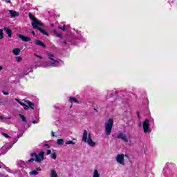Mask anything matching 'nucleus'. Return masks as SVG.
Here are the masks:
<instances>
[{
	"label": "nucleus",
	"instance_id": "f257e3e1",
	"mask_svg": "<svg viewBox=\"0 0 177 177\" xmlns=\"http://www.w3.org/2000/svg\"><path fill=\"white\" fill-rule=\"evenodd\" d=\"M30 157H35L34 158H30L29 159L28 161V162H33L34 161H35V162H41L42 161H44V160H45L44 156H45V152L44 151H41L40 153H39V155L37 154V153H31L30 154Z\"/></svg>",
	"mask_w": 177,
	"mask_h": 177
},
{
	"label": "nucleus",
	"instance_id": "f03ea898",
	"mask_svg": "<svg viewBox=\"0 0 177 177\" xmlns=\"http://www.w3.org/2000/svg\"><path fill=\"white\" fill-rule=\"evenodd\" d=\"M82 142H84V143H86L87 142L88 145L91 146V147H95L96 146V142H93L92 137H91V134H88V131L86 130L83 131Z\"/></svg>",
	"mask_w": 177,
	"mask_h": 177
},
{
	"label": "nucleus",
	"instance_id": "7ed1b4c3",
	"mask_svg": "<svg viewBox=\"0 0 177 177\" xmlns=\"http://www.w3.org/2000/svg\"><path fill=\"white\" fill-rule=\"evenodd\" d=\"M114 124V120L113 118L109 119V120L105 123V133L107 136L111 135V131L113 130V125Z\"/></svg>",
	"mask_w": 177,
	"mask_h": 177
},
{
	"label": "nucleus",
	"instance_id": "20e7f679",
	"mask_svg": "<svg viewBox=\"0 0 177 177\" xmlns=\"http://www.w3.org/2000/svg\"><path fill=\"white\" fill-rule=\"evenodd\" d=\"M40 27L44 26V24L39 22V21H35L34 24H32V27L33 28H35V30H38L39 31H40V32H41V34H44V35H46L47 37H49V33H48V32H46L44 29H42Z\"/></svg>",
	"mask_w": 177,
	"mask_h": 177
},
{
	"label": "nucleus",
	"instance_id": "39448f33",
	"mask_svg": "<svg viewBox=\"0 0 177 177\" xmlns=\"http://www.w3.org/2000/svg\"><path fill=\"white\" fill-rule=\"evenodd\" d=\"M142 127L145 133H149L151 132V130H150V122L149 120L145 119V120L142 122Z\"/></svg>",
	"mask_w": 177,
	"mask_h": 177
},
{
	"label": "nucleus",
	"instance_id": "423d86ee",
	"mask_svg": "<svg viewBox=\"0 0 177 177\" xmlns=\"http://www.w3.org/2000/svg\"><path fill=\"white\" fill-rule=\"evenodd\" d=\"M116 139H121L124 143H128V137L121 131H119L117 134Z\"/></svg>",
	"mask_w": 177,
	"mask_h": 177
},
{
	"label": "nucleus",
	"instance_id": "0eeeda50",
	"mask_svg": "<svg viewBox=\"0 0 177 177\" xmlns=\"http://www.w3.org/2000/svg\"><path fill=\"white\" fill-rule=\"evenodd\" d=\"M124 157H125L124 153H121V154L118 155L117 157H116L117 162H118L121 165H125V161H124Z\"/></svg>",
	"mask_w": 177,
	"mask_h": 177
},
{
	"label": "nucleus",
	"instance_id": "6e6552de",
	"mask_svg": "<svg viewBox=\"0 0 177 177\" xmlns=\"http://www.w3.org/2000/svg\"><path fill=\"white\" fill-rule=\"evenodd\" d=\"M25 102L28 105L25 104V106H24V110H28L30 108L34 110V106H35L34 103L31 102L30 100H26Z\"/></svg>",
	"mask_w": 177,
	"mask_h": 177
},
{
	"label": "nucleus",
	"instance_id": "1a4fd4ad",
	"mask_svg": "<svg viewBox=\"0 0 177 177\" xmlns=\"http://www.w3.org/2000/svg\"><path fill=\"white\" fill-rule=\"evenodd\" d=\"M18 37L19 38H20V39H22L24 42H30V41H31V38L22 35H19Z\"/></svg>",
	"mask_w": 177,
	"mask_h": 177
},
{
	"label": "nucleus",
	"instance_id": "9d476101",
	"mask_svg": "<svg viewBox=\"0 0 177 177\" xmlns=\"http://www.w3.org/2000/svg\"><path fill=\"white\" fill-rule=\"evenodd\" d=\"M9 13L11 16V17H17L19 16L20 14H19V12L15 11V10H10L9 11Z\"/></svg>",
	"mask_w": 177,
	"mask_h": 177
},
{
	"label": "nucleus",
	"instance_id": "9b49d317",
	"mask_svg": "<svg viewBox=\"0 0 177 177\" xmlns=\"http://www.w3.org/2000/svg\"><path fill=\"white\" fill-rule=\"evenodd\" d=\"M35 45H37L38 46H41V48H46V46L44 42H42L41 40H36L35 41Z\"/></svg>",
	"mask_w": 177,
	"mask_h": 177
},
{
	"label": "nucleus",
	"instance_id": "f8f14e48",
	"mask_svg": "<svg viewBox=\"0 0 177 177\" xmlns=\"http://www.w3.org/2000/svg\"><path fill=\"white\" fill-rule=\"evenodd\" d=\"M69 102L70 103H76L77 104H80V101L74 97H69Z\"/></svg>",
	"mask_w": 177,
	"mask_h": 177
},
{
	"label": "nucleus",
	"instance_id": "ddd939ff",
	"mask_svg": "<svg viewBox=\"0 0 177 177\" xmlns=\"http://www.w3.org/2000/svg\"><path fill=\"white\" fill-rule=\"evenodd\" d=\"M4 31H6L9 38H12V30H10L9 28L5 27Z\"/></svg>",
	"mask_w": 177,
	"mask_h": 177
},
{
	"label": "nucleus",
	"instance_id": "4468645a",
	"mask_svg": "<svg viewBox=\"0 0 177 177\" xmlns=\"http://www.w3.org/2000/svg\"><path fill=\"white\" fill-rule=\"evenodd\" d=\"M28 16H29V19H30V20H32V24H34V22L35 21H39L38 20H37L35 19V16H34V15H32V13H29L28 14Z\"/></svg>",
	"mask_w": 177,
	"mask_h": 177
},
{
	"label": "nucleus",
	"instance_id": "2eb2a0df",
	"mask_svg": "<svg viewBox=\"0 0 177 177\" xmlns=\"http://www.w3.org/2000/svg\"><path fill=\"white\" fill-rule=\"evenodd\" d=\"M20 48H14L12 50V53L15 55V56H19V55H20Z\"/></svg>",
	"mask_w": 177,
	"mask_h": 177
},
{
	"label": "nucleus",
	"instance_id": "dca6fc26",
	"mask_svg": "<svg viewBox=\"0 0 177 177\" xmlns=\"http://www.w3.org/2000/svg\"><path fill=\"white\" fill-rule=\"evenodd\" d=\"M50 177H58L57 173H56V171H55V169H51Z\"/></svg>",
	"mask_w": 177,
	"mask_h": 177
},
{
	"label": "nucleus",
	"instance_id": "f3484780",
	"mask_svg": "<svg viewBox=\"0 0 177 177\" xmlns=\"http://www.w3.org/2000/svg\"><path fill=\"white\" fill-rule=\"evenodd\" d=\"M93 177H100V174H99V171H97V169L94 170Z\"/></svg>",
	"mask_w": 177,
	"mask_h": 177
},
{
	"label": "nucleus",
	"instance_id": "a211bd4d",
	"mask_svg": "<svg viewBox=\"0 0 177 177\" xmlns=\"http://www.w3.org/2000/svg\"><path fill=\"white\" fill-rule=\"evenodd\" d=\"M57 144L59 145V146L64 145V139H58L57 140Z\"/></svg>",
	"mask_w": 177,
	"mask_h": 177
},
{
	"label": "nucleus",
	"instance_id": "6ab92c4d",
	"mask_svg": "<svg viewBox=\"0 0 177 177\" xmlns=\"http://www.w3.org/2000/svg\"><path fill=\"white\" fill-rule=\"evenodd\" d=\"M19 116L24 122H27V119L26 118V116L22 114H19Z\"/></svg>",
	"mask_w": 177,
	"mask_h": 177
},
{
	"label": "nucleus",
	"instance_id": "aec40b11",
	"mask_svg": "<svg viewBox=\"0 0 177 177\" xmlns=\"http://www.w3.org/2000/svg\"><path fill=\"white\" fill-rule=\"evenodd\" d=\"M0 39H3V30L0 29Z\"/></svg>",
	"mask_w": 177,
	"mask_h": 177
},
{
	"label": "nucleus",
	"instance_id": "412c9836",
	"mask_svg": "<svg viewBox=\"0 0 177 177\" xmlns=\"http://www.w3.org/2000/svg\"><path fill=\"white\" fill-rule=\"evenodd\" d=\"M51 158H53V160H56L57 158V156L56 155V152H54L52 155H51Z\"/></svg>",
	"mask_w": 177,
	"mask_h": 177
},
{
	"label": "nucleus",
	"instance_id": "4be33fe9",
	"mask_svg": "<svg viewBox=\"0 0 177 177\" xmlns=\"http://www.w3.org/2000/svg\"><path fill=\"white\" fill-rule=\"evenodd\" d=\"M65 145H75V142H74L71 140H68L65 142Z\"/></svg>",
	"mask_w": 177,
	"mask_h": 177
},
{
	"label": "nucleus",
	"instance_id": "5701e85b",
	"mask_svg": "<svg viewBox=\"0 0 177 177\" xmlns=\"http://www.w3.org/2000/svg\"><path fill=\"white\" fill-rule=\"evenodd\" d=\"M30 175H38V171L37 170H34L30 172Z\"/></svg>",
	"mask_w": 177,
	"mask_h": 177
},
{
	"label": "nucleus",
	"instance_id": "b1692460",
	"mask_svg": "<svg viewBox=\"0 0 177 177\" xmlns=\"http://www.w3.org/2000/svg\"><path fill=\"white\" fill-rule=\"evenodd\" d=\"M47 56H48V57H50V59H52V57H55V54H53V53H48L47 54Z\"/></svg>",
	"mask_w": 177,
	"mask_h": 177
},
{
	"label": "nucleus",
	"instance_id": "393cba45",
	"mask_svg": "<svg viewBox=\"0 0 177 177\" xmlns=\"http://www.w3.org/2000/svg\"><path fill=\"white\" fill-rule=\"evenodd\" d=\"M59 30H62V31H66V25H64L63 26L59 27Z\"/></svg>",
	"mask_w": 177,
	"mask_h": 177
},
{
	"label": "nucleus",
	"instance_id": "a878e982",
	"mask_svg": "<svg viewBox=\"0 0 177 177\" xmlns=\"http://www.w3.org/2000/svg\"><path fill=\"white\" fill-rule=\"evenodd\" d=\"M48 59H50V60H52L53 62H55V63H59L60 62V59L55 60V59L50 57H48Z\"/></svg>",
	"mask_w": 177,
	"mask_h": 177
},
{
	"label": "nucleus",
	"instance_id": "bb28decb",
	"mask_svg": "<svg viewBox=\"0 0 177 177\" xmlns=\"http://www.w3.org/2000/svg\"><path fill=\"white\" fill-rule=\"evenodd\" d=\"M22 59H23V58H21V57H16V60H17V62H21Z\"/></svg>",
	"mask_w": 177,
	"mask_h": 177
},
{
	"label": "nucleus",
	"instance_id": "cd10ccee",
	"mask_svg": "<svg viewBox=\"0 0 177 177\" xmlns=\"http://www.w3.org/2000/svg\"><path fill=\"white\" fill-rule=\"evenodd\" d=\"M44 147H46V149H50V145H49L48 144H44Z\"/></svg>",
	"mask_w": 177,
	"mask_h": 177
},
{
	"label": "nucleus",
	"instance_id": "c85d7f7f",
	"mask_svg": "<svg viewBox=\"0 0 177 177\" xmlns=\"http://www.w3.org/2000/svg\"><path fill=\"white\" fill-rule=\"evenodd\" d=\"M49 154H52V151L50 150V149H48V150H47V152H46V155H47V156H49Z\"/></svg>",
	"mask_w": 177,
	"mask_h": 177
},
{
	"label": "nucleus",
	"instance_id": "c756f323",
	"mask_svg": "<svg viewBox=\"0 0 177 177\" xmlns=\"http://www.w3.org/2000/svg\"><path fill=\"white\" fill-rule=\"evenodd\" d=\"M3 2H6V3H12V1L10 0H3Z\"/></svg>",
	"mask_w": 177,
	"mask_h": 177
},
{
	"label": "nucleus",
	"instance_id": "7c9ffc66",
	"mask_svg": "<svg viewBox=\"0 0 177 177\" xmlns=\"http://www.w3.org/2000/svg\"><path fill=\"white\" fill-rule=\"evenodd\" d=\"M57 37L58 38H63V34H62V33L57 34Z\"/></svg>",
	"mask_w": 177,
	"mask_h": 177
},
{
	"label": "nucleus",
	"instance_id": "2f4dec72",
	"mask_svg": "<svg viewBox=\"0 0 177 177\" xmlns=\"http://www.w3.org/2000/svg\"><path fill=\"white\" fill-rule=\"evenodd\" d=\"M3 94L5 95V96H8V95H9V93L8 92H6L4 91H2Z\"/></svg>",
	"mask_w": 177,
	"mask_h": 177
},
{
	"label": "nucleus",
	"instance_id": "473e14b6",
	"mask_svg": "<svg viewBox=\"0 0 177 177\" xmlns=\"http://www.w3.org/2000/svg\"><path fill=\"white\" fill-rule=\"evenodd\" d=\"M35 56L36 57H38L39 59H42V57L40 56V55H38L37 53H35Z\"/></svg>",
	"mask_w": 177,
	"mask_h": 177
},
{
	"label": "nucleus",
	"instance_id": "72a5a7b5",
	"mask_svg": "<svg viewBox=\"0 0 177 177\" xmlns=\"http://www.w3.org/2000/svg\"><path fill=\"white\" fill-rule=\"evenodd\" d=\"M3 135L5 136V138H10V136H9V135H8V134H6L5 133H3Z\"/></svg>",
	"mask_w": 177,
	"mask_h": 177
},
{
	"label": "nucleus",
	"instance_id": "f704fd0d",
	"mask_svg": "<svg viewBox=\"0 0 177 177\" xmlns=\"http://www.w3.org/2000/svg\"><path fill=\"white\" fill-rule=\"evenodd\" d=\"M19 104L21 106H23V107H24V106H26V104H24V102H19Z\"/></svg>",
	"mask_w": 177,
	"mask_h": 177
},
{
	"label": "nucleus",
	"instance_id": "c9c22d12",
	"mask_svg": "<svg viewBox=\"0 0 177 177\" xmlns=\"http://www.w3.org/2000/svg\"><path fill=\"white\" fill-rule=\"evenodd\" d=\"M15 100L16 102H17V103H19V104H20L21 101L19 99L15 98Z\"/></svg>",
	"mask_w": 177,
	"mask_h": 177
},
{
	"label": "nucleus",
	"instance_id": "e433bc0d",
	"mask_svg": "<svg viewBox=\"0 0 177 177\" xmlns=\"http://www.w3.org/2000/svg\"><path fill=\"white\" fill-rule=\"evenodd\" d=\"M50 64L51 66H55V64H56V63L54 62L50 63Z\"/></svg>",
	"mask_w": 177,
	"mask_h": 177
},
{
	"label": "nucleus",
	"instance_id": "4c0bfd02",
	"mask_svg": "<svg viewBox=\"0 0 177 177\" xmlns=\"http://www.w3.org/2000/svg\"><path fill=\"white\" fill-rule=\"evenodd\" d=\"M51 136H53V137L54 138V136H55V132H53V131L51 132Z\"/></svg>",
	"mask_w": 177,
	"mask_h": 177
},
{
	"label": "nucleus",
	"instance_id": "58836bf2",
	"mask_svg": "<svg viewBox=\"0 0 177 177\" xmlns=\"http://www.w3.org/2000/svg\"><path fill=\"white\" fill-rule=\"evenodd\" d=\"M36 171H41V167H37V169H36Z\"/></svg>",
	"mask_w": 177,
	"mask_h": 177
},
{
	"label": "nucleus",
	"instance_id": "ea45409f",
	"mask_svg": "<svg viewBox=\"0 0 177 177\" xmlns=\"http://www.w3.org/2000/svg\"><path fill=\"white\" fill-rule=\"evenodd\" d=\"M32 124H37V120H32Z\"/></svg>",
	"mask_w": 177,
	"mask_h": 177
},
{
	"label": "nucleus",
	"instance_id": "a19ab883",
	"mask_svg": "<svg viewBox=\"0 0 177 177\" xmlns=\"http://www.w3.org/2000/svg\"><path fill=\"white\" fill-rule=\"evenodd\" d=\"M3 70V67H2L1 66H0V71Z\"/></svg>",
	"mask_w": 177,
	"mask_h": 177
},
{
	"label": "nucleus",
	"instance_id": "79ce46f5",
	"mask_svg": "<svg viewBox=\"0 0 177 177\" xmlns=\"http://www.w3.org/2000/svg\"><path fill=\"white\" fill-rule=\"evenodd\" d=\"M63 43H64L65 45L67 44V41H64Z\"/></svg>",
	"mask_w": 177,
	"mask_h": 177
},
{
	"label": "nucleus",
	"instance_id": "37998d69",
	"mask_svg": "<svg viewBox=\"0 0 177 177\" xmlns=\"http://www.w3.org/2000/svg\"><path fill=\"white\" fill-rule=\"evenodd\" d=\"M32 34L33 35H35V32L32 31Z\"/></svg>",
	"mask_w": 177,
	"mask_h": 177
},
{
	"label": "nucleus",
	"instance_id": "c03bdc74",
	"mask_svg": "<svg viewBox=\"0 0 177 177\" xmlns=\"http://www.w3.org/2000/svg\"><path fill=\"white\" fill-rule=\"evenodd\" d=\"M0 120H3V117L0 115Z\"/></svg>",
	"mask_w": 177,
	"mask_h": 177
},
{
	"label": "nucleus",
	"instance_id": "a18cd8bd",
	"mask_svg": "<svg viewBox=\"0 0 177 177\" xmlns=\"http://www.w3.org/2000/svg\"><path fill=\"white\" fill-rule=\"evenodd\" d=\"M94 111L97 112V109H94Z\"/></svg>",
	"mask_w": 177,
	"mask_h": 177
},
{
	"label": "nucleus",
	"instance_id": "49530a36",
	"mask_svg": "<svg viewBox=\"0 0 177 177\" xmlns=\"http://www.w3.org/2000/svg\"><path fill=\"white\" fill-rule=\"evenodd\" d=\"M125 156H126V157H128V156H127V155H125Z\"/></svg>",
	"mask_w": 177,
	"mask_h": 177
},
{
	"label": "nucleus",
	"instance_id": "de8ad7c7",
	"mask_svg": "<svg viewBox=\"0 0 177 177\" xmlns=\"http://www.w3.org/2000/svg\"><path fill=\"white\" fill-rule=\"evenodd\" d=\"M1 168H2V167H1V166H0V169H1Z\"/></svg>",
	"mask_w": 177,
	"mask_h": 177
}]
</instances>
